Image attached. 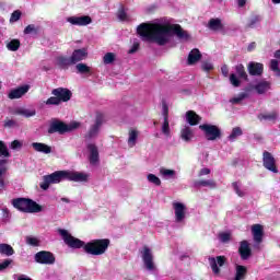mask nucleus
<instances>
[{
  "label": "nucleus",
  "instance_id": "obj_19",
  "mask_svg": "<svg viewBox=\"0 0 280 280\" xmlns=\"http://www.w3.org/2000/svg\"><path fill=\"white\" fill-rule=\"evenodd\" d=\"M225 262H226V257L224 256H218L217 258L214 257L209 258V264L214 275H220V268L218 266L222 267L224 266Z\"/></svg>",
  "mask_w": 280,
  "mask_h": 280
},
{
  "label": "nucleus",
  "instance_id": "obj_52",
  "mask_svg": "<svg viewBox=\"0 0 280 280\" xmlns=\"http://www.w3.org/2000/svg\"><path fill=\"white\" fill-rule=\"evenodd\" d=\"M117 16L119 21H128V14L126 13V10H124V8H120L118 10Z\"/></svg>",
  "mask_w": 280,
  "mask_h": 280
},
{
  "label": "nucleus",
  "instance_id": "obj_56",
  "mask_svg": "<svg viewBox=\"0 0 280 280\" xmlns=\"http://www.w3.org/2000/svg\"><path fill=\"white\" fill-rule=\"evenodd\" d=\"M36 32V26L34 24H30L24 28V34H32Z\"/></svg>",
  "mask_w": 280,
  "mask_h": 280
},
{
  "label": "nucleus",
  "instance_id": "obj_31",
  "mask_svg": "<svg viewBox=\"0 0 280 280\" xmlns=\"http://www.w3.org/2000/svg\"><path fill=\"white\" fill-rule=\"evenodd\" d=\"M138 139H139V130L130 129L128 135V140H127L129 148H135L137 145Z\"/></svg>",
  "mask_w": 280,
  "mask_h": 280
},
{
  "label": "nucleus",
  "instance_id": "obj_61",
  "mask_svg": "<svg viewBox=\"0 0 280 280\" xmlns=\"http://www.w3.org/2000/svg\"><path fill=\"white\" fill-rule=\"evenodd\" d=\"M5 189V179L0 178V191H4Z\"/></svg>",
  "mask_w": 280,
  "mask_h": 280
},
{
  "label": "nucleus",
  "instance_id": "obj_23",
  "mask_svg": "<svg viewBox=\"0 0 280 280\" xmlns=\"http://www.w3.org/2000/svg\"><path fill=\"white\" fill-rule=\"evenodd\" d=\"M163 116H164V121L162 124V135L164 137H171L172 130L170 129V119H168L167 105L163 106Z\"/></svg>",
  "mask_w": 280,
  "mask_h": 280
},
{
  "label": "nucleus",
  "instance_id": "obj_10",
  "mask_svg": "<svg viewBox=\"0 0 280 280\" xmlns=\"http://www.w3.org/2000/svg\"><path fill=\"white\" fill-rule=\"evenodd\" d=\"M102 124H104V115L97 114L95 124L90 127L85 135V139L91 141V139H97L100 135V128H102Z\"/></svg>",
  "mask_w": 280,
  "mask_h": 280
},
{
  "label": "nucleus",
  "instance_id": "obj_59",
  "mask_svg": "<svg viewBox=\"0 0 280 280\" xmlns=\"http://www.w3.org/2000/svg\"><path fill=\"white\" fill-rule=\"evenodd\" d=\"M221 73L224 78H229V66L224 65L221 67Z\"/></svg>",
  "mask_w": 280,
  "mask_h": 280
},
{
  "label": "nucleus",
  "instance_id": "obj_40",
  "mask_svg": "<svg viewBox=\"0 0 280 280\" xmlns=\"http://www.w3.org/2000/svg\"><path fill=\"white\" fill-rule=\"evenodd\" d=\"M246 97H248V93L242 92L238 95L232 97L230 100V104H242V102H244V100H246Z\"/></svg>",
  "mask_w": 280,
  "mask_h": 280
},
{
  "label": "nucleus",
  "instance_id": "obj_46",
  "mask_svg": "<svg viewBox=\"0 0 280 280\" xmlns=\"http://www.w3.org/2000/svg\"><path fill=\"white\" fill-rule=\"evenodd\" d=\"M147 180H149L152 185H156V187H161V178H159V176L150 173L147 176Z\"/></svg>",
  "mask_w": 280,
  "mask_h": 280
},
{
  "label": "nucleus",
  "instance_id": "obj_3",
  "mask_svg": "<svg viewBox=\"0 0 280 280\" xmlns=\"http://www.w3.org/2000/svg\"><path fill=\"white\" fill-rule=\"evenodd\" d=\"M108 246H110L108 238L94 240L84 245V250L88 255L100 256L108 250Z\"/></svg>",
  "mask_w": 280,
  "mask_h": 280
},
{
  "label": "nucleus",
  "instance_id": "obj_53",
  "mask_svg": "<svg viewBox=\"0 0 280 280\" xmlns=\"http://www.w3.org/2000/svg\"><path fill=\"white\" fill-rule=\"evenodd\" d=\"M21 19V11L16 10L11 14L10 23H16Z\"/></svg>",
  "mask_w": 280,
  "mask_h": 280
},
{
  "label": "nucleus",
  "instance_id": "obj_50",
  "mask_svg": "<svg viewBox=\"0 0 280 280\" xmlns=\"http://www.w3.org/2000/svg\"><path fill=\"white\" fill-rule=\"evenodd\" d=\"M236 73L242 80H246V78H248V74H246V70H244L243 65L236 66Z\"/></svg>",
  "mask_w": 280,
  "mask_h": 280
},
{
  "label": "nucleus",
  "instance_id": "obj_34",
  "mask_svg": "<svg viewBox=\"0 0 280 280\" xmlns=\"http://www.w3.org/2000/svg\"><path fill=\"white\" fill-rule=\"evenodd\" d=\"M5 45L9 51H19V49L21 48V40L12 39L10 42H5Z\"/></svg>",
  "mask_w": 280,
  "mask_h": 280
},
{
  "label": "nucleus",
  "instance_id": "obj_39",
  "mask_svg": "<svg viewBox=\"0 0 280 280\" xmlns=\"http://www.w3.org/2000/svg\"><path fill=\"white\" fill-rule=\"evenodd\" d=\"M243 135V131H242V128L240 127H234L232 129V132L230 133V136L228 137L229 141H236L237 140V137H242Z\"/></svg>",
  "mask_w": 280,
  "mask_h": 280
},
{
  "label": "nucleus",
  "instance_id": "obj_6",
  "mask_svg": "<svg viewBox=\"0 0 280 280\" xmlns=\"http://www.w3.org/2000/svg\"><path fill=\"white\" fill-rule=\"evenodd\" d=\"M199 129L203 131V135L207 141H215L220 139L222 135L220 131V128H218V126L215 125H209V124L200 125Z\"/></svg>",
  "mask_w": 280,
  "mask_h": 280
},
{
  "label": "nucleus",
  "instance_id": "obj_16",
  "mask_svg": "<svg viewBox=\"0 0 280 280\" xmlns=\"http://www.w3.org/2000/svg\"><path fill=\"white\" fill-rule=\"evenodd\" d=\"M67 180L73 183H86L89 180V174L82 172L66 171Z\"/></svg>",
  "mask_w": 280,
  "mask_h": 280
},
{
  "label": "nucleus",
  "instance_id": "obj_9",
  "mask_svg": "<svg viewBox=\"0 0 280 280\" xmlns=\"http://www.w3.org/2000/svg\"><path fill=\"white\" fill-rule=\"evenodd\" d=\"M58 233L61 235L63 242L70 246V248H82V246H84V242H82L80 238L73 237L67 230L60 229Z\"/></svg>",
  "mask_w": 280,
  "mask_h": 280
},
{
  "label": "nucleus",
  "instance_id": "obj_21",
  "mask_svg": "<svg viewBox=\"0 0 280 280\" xmlns=\"http://www.w3.org/2000/svg\"><path fill=\"white\" fill-rule=\"evenodd\" d=\"M88 150L90 152L89 161L91 165H97L100 163V151L97 150V145L90 143L88 144Z\"/></svg>",
  "mask_w": 280,
  "mask_h": 280
},
{
  "label": "nucleus",
  "instance_id": "obj_25",
  "mask_svg": "<svg viewBox=\"0 0 280 280\" xmlns=\"http://www.w3.org/2000/svg\"><path fill=\"white\" fill-rule=\"evenodd\" d=\"M208 28L211 30V32H222L224 30V24L219 18L210 19L208 22Z\"/></svg>",
  "mask_w": 280,
  "mask_h": 280
},
{
  "label": "nucleus",
  "instance_id": "obj_37",
  "mask_svg": "<svg viewBox=\"0 0 280 280\" xmlns=\"http://www.w3.org/2000/svg\"><path fill=\"white\" fill-rule=\"evenodd\" d=\"M218 237L221 244H229L233 237V234L231 232H221L219 233Z\"/></svg>",
  "mask_w": 280,
  "mask_h": 280
},
{
  "label": "nucleus",
  "instance_id": "obj_51",
  "mask_svg": "<svg viewBox=\"0 0 280 280\" xmlns=\"http://www.w3.org/2000/svg\"><path fill=\"white\" fill-rule=\"evenodd\" d=\"M230 83L232 84V86H240V84H242V81H240V78H237V74L232 73L230 75Z\"/></svg>",
  "mask_w": 280,
  "mask_h": 280
},
{
  "label": "nucleus",
  "instance_id": "obj_30",
  "mask_svg": "<svg viewBox=\"0 0 280 280\" xmlns=\"http://www.w3.org/2000/svg\"><path fill=\"white\" fill-rule=\"evenodd\" d=\"M160 176L164 180H172V179L176 178V171L162 167V168H160Z\"/></svg>",
  "mask_w": 280,
  "mask_h": 280
},
{
  "label": "nucleus",
  "instance_id": "obj_58",
  "mask_svg": "<svg viewBox=\"0 0 280 280\" xmlns=\"http://www.w3.org/2000/svg\"><path fill=\"white\" fill-rule=\"evenodd\" d=\"M139 51V43L135 42L131 48L128 50V54H137Z\"/></svg>",
  "mask_w": 280,
  "mask_h": 280
},
{
  "label": "nucleus",
  "instance_id": "obj_4",
  "mask_svg": "<svg viewBox=\"0 0 280 280\" xmlns=\"http://www.w3.org/2000/svg\"><path fill=\"white\" fill-rule=\"evenodd\" d=\"M62 180H67V171H57L50 175H45L39 187L44 189V191H47L50 185H58V183H62Z\"/></svg>",
  "mask_w": 280,
  "mask_h": 280
},
{
  "label": "nucleus",
  "instance_id": "obj_26",
  "mask_svg": "<svg viewBox=\"0 0 280 280\" xmlns=\"http://www.w3.org/2000/svg\"><path fill=\"white\" fill-rule=\"evenodd\" d=\"M180 139H183V141H185L186 143H189V141L194 139V129H191V127L189 126H184L180 129Z\"/></svg>",
  "mask_w": 280,
  "mask_h": 280
},
{
  "label": "nucleus",
  "instance_id": "obj_18",
  "mask_svg": "<svg viewBox=\"0 0 280 280\" xmlns=\"http://www.w3.org/2000/svg\"><path fill=\"white\" fill-rule=\"evenodd\" d=\"M70 58L72 65H78V62H82V60H86V58H89V51L86 48L75 49Z\"/></svg>",
  "mask_w": 280,
  "mask_h": 280
},
{
  "label": "nucleus",
  "instance_id": "obj_12",
  "mask_svg": "<svg viewBox=\"0 0 280 280\" xmlns=\"http://www.w3.org/2000/svg\"><path fill=\"white\" fill-rule=\"evenodd\" d=\"M270 89H272V83L270 81L260 80L255 84H250L247 90L255 91L258 95H266Z\"/></svg>",
  "mask_w": 280,
  "mask_h": 280
},
{
  "label": "nucleus",
  "instance_id": "obj_60",
  "mask_svg": "<svg viewBox=\"0 0 280 280\" xmlns=\"http://www.w3.org/2000/svg\"><path fill=\"white\" fill-rule=\"evenodd\" d=\"M209 174H211V170L209 168H201L199 172V176H207Z\"/></svg>",
  "mask_w": 280,
  "mask_h": 280
},
{
  "label": "nucleus",
  "instance_id": "obj_24",
  "mask_svg": "<svg viewBox=\"0 0 280 280\" xmlns=\"http://www.w3.org/2000/svg\"><path fill=\"white\" fill-rule=\"evenodd\" d=\"M249 75H261L264 73V65L260 62L252 61L247 66Z\"/></svg>",
  "mask_w": 280,
  "mask_h": 280
},
{
  "label": "nucleus",
  "instance_id": "obj_35",
  "mask_svg": "<svg viewBox=\"0 0 280 280\" xmlns=\"http://www.w3.org/2000/svg\"><path fill=\"white\" fill-rule=\"evenodd\" d=\"M0 255H5L7 257H12L14 255V248H12L10 245L3 243L0 244Z\"/></svg>",
  "mask_w": 280,
  "mask_h": 280
},
{
  "label": "nucleus",
  "instance_id": "obj_48",
  "mask_svg": "<svg viewBox=\"0 0 280 280\" xmlns=\"http://www.w3.org/2000/svg\"><path fill=\"white\" fill-rule=\"evenodd\" d=\"M270 69L278 78L280 77L279 61H277V59L270 61Z\"/></svg>",
  "mask_w": 280,
  "mask_h": 280
},
{
  "label": "nucleus",
  "instance_id": "obj_42",
  "mask_svg": "<svg viewBox=\"0 0 280 280\" xmlns=\"http://www.w3.org/2000/svg\"><path fill=\"white\" fill-rule=\"evenodd\" d=\"M232 187L240 198H244V196H246V191L242 189V184H240L238 182H234L232 184Z\"/></svg>",
  "mask_w": 280,
  "mask_h": 280
},
{
  "label": "nucleus",
  "instance_id": "obj_28",
  "mask_svg": "<svg viewBox=\"0 0 280 280\" xmlns=\"http://www.w3.org/2000/svg\"><path fill=\"white\" fill-rule=\"evenodd\" d=\"M56 65L57 67H60V69H68L73 65V61L71 60V57L59 56L56 58Z\"/></svg>",
  "mask_w": 280,
  "mask_h": 280
},
{
  "label": "nucleus",
  "instance_id": "obj_38",
  "mask_svg": "<svg viewBox=\"0 0 280 280\" xmlns=\"http://www.w3.org/2000/svg\"><path fill=\"white\" fill-rule=\"evenodd\" d=\"M117 60V55L115 52H107L103 56V65H113Z\"/></svg>",
  "mask_w": 280,
  "mask_h": 280
},
{
  "label": "nucleus",
  "instance_id": "obj_43",
  "mask_svg": "<svg viewBox=\"0 0 280 280\" xmlns=\"http://www.w3.org/2000/svg\"><path fill=\"white\" fill-rule=\"evenodd\" d=\"M25 242L28 246H34V247L40 246V240H38V237L36 236H32V235L26 236Z\"/></svg>",
  "mask_w": 280,
  "mask_h": 280
},
{
  "label": "nucleus",
  "instance_id": "obj_63",
  "mask_svg": "<svg viewBox=\"0 0 280 280\" xmlns=\"http://www.w3.org/2000/svg\"><path fill=\"white\" fill-rule=\"evenodd\" d=\"M238 8H244L246 5V0H237Z\"/></svg>",
  "mask_w": 280,
  "mask_h": 280
},
{
  "label": "nucleus",
  "instance_id": "obj_29",
  "mask_svg": "<svg viewBox=\"0 0 280 280\" xmlns=\"http://www.w3.org/2000/svg\"><path fill=\"white\" fill-rule=\"evenodd\" d=\"M200 117L194 110L186 113V121L189 126H198L200 124Z\"/></svg>",
  "mask_w": 280,
  "mask_h": 280
},
{
  "label": "nucleus",
  "instance_id": "obj_33",
  "mask_svg": "<svg viewBox=\"0 0 280 280\" xmlns=\"http://www.w3.org/2000/svg\"><path fill=\"white\" fill-rule=\"evenodd\" d=\"M200 58H202L200 50L197 48L192 49L188 55V65H196V62L200 61Z\"/></svg>",
  "mask_w": 280,
  "mask_h": 280
},
{
  "label": "nucleus",
  "instance_id": "obj_5",
  "mask_svg": "<svg viewBox=\"0 0 280 280\" xmlns=\"http://www.w3.org/2000/svg\"><path fill=\"white\" fill-rule=\"evenodd\" d=\"M77 128H80V122H71L70 125H67L60 120H52L48 132L49 135H54V132L65 135V132H71V130H77Z\"/></svg>",
  "mask_w": 280,
  "mask_h": 280
},
{
  "label": "nucleus",
  "instance_id": "obj_15",
  "mask_svg": "<svg viewBox=\"0 0 280 280\" xmlns=\"http://www.w3.org/2000/svg\"><path fill=\"white\" fill-rule=\"evenodd\" d=\"M51 95L57 97V100L62 104V102H69V100H71L72 93L69 89L57 88L51 91Z\"/></svg>",
  "mask_w": 280,
  "mask_h": 280
},
{
  "label": "nucleus",
  "instance_id": "obj_27",
  "mask_svg": "<svg viewBox=\"0 0 280 280\" xmlns=\"http://www.w3.org/2000/svg\"><path fill=\"white\" fill-rule=\"evenodd\" d=\"M31 145L35 152H40L42 154H51V147L43 142H33Z\"/></svg>",
  "mask_w": 280,
  "mask_h": 280
},
{
  "label": "nucleus",
  "instance_id": "obj_2",
  "mask_svg": "<svg viewBox=\"0 0 280 280\" xmlns=\"http://www.w3.org/2000/svg\"><path fill=\"white\" fill-rule=\"evenodd\" d=\"M12 205L18 211H22L23 213H40V211H43L40 205L27 198L13 199Z\"/></svg>",
  "mask_w": 280,
  "mask_h": 280
},
{
  "label": "nucleus",
  "instance_id": "obj_55",
  "mask_svg": "<svg viewBox=\"0 0 280 280\" xmlns=\"http://www.w3.org/2000/svg\"><path fill=\"white\" fill-rule=\"evenodd\" d=\"M201 69H202V71H212L213 63H211L210 61H203L201 63Z\"/></svg>",
  "mask_w": 280,
  "mask_h": 280
},
{
  "label": "nucleus",
  "instance_id": "obj_54",
  "mask_svg": "<svg viewBox=\"0 0 280 280\" xmlns=\"http://www.w3.org/2000/svg\"><path fill=\"white\" fill-rule=\"evenodd\" d=\"M11 150H21L23 148V142L20 140H14L10 144Z\"/></svg>",
  "mask_w": 280,
  "mask_h": 280
},
{
  "label": "nucleus",
  "instance_id": "obj_17",
  "mask_svg": "<svg viewBox=\"0 0 280 280\" xmlns=\"http://www.w3.org/2000/svg\"><path fill=\"white\" fill-rule=\"evenodd\" d=\"M238 255H241V259H243V261L250 259L253 250L250 249V244L248 243V241H242L240 243Z\"/></svg>",
  "mask_w": 280,
  "mask_h": 280
},
{
  "label": "nucleus",
  "instance_id": "obj_13",
  "mask_svg": "<svg viewBox=\"0 0 280 280\" xmlns=\"http://www.w3.org/2000/svg\"><path fill=\"white\" fill-rule=\"evenodd\" d=\"M173 209L175 211V222H185V218L187 215V206H185L183 202L175 201L173 202Z\"/></svg>",
  "mask_w": 280,
  "mask_h": 280
},
{
  "label": "nucleus",
  "instance_id": "obj_7",
  "mask_svg": "<svg viewBox=\"0 0 280 280\" xmlns=\"http://www.w3.org/2000/svg\"><path fill=\"white\" fill-rule=\"evenodd\" d=\"M262 167L268 170V172H272V174H279V168L277 167V160L275 155L268 151L262 152Z\"/></svg>",
  "mask_w": 280,
  "mask_h": 280
},
{
  "label": "nucleus",
  "instance_id": "obj_36",
  "mask_svg": "<svg viewBox=\"0 0 280 280\" xmlns=\"http://www.w3.org/2000/svg\"><path fill=\"white\" fill-rule=\"evenodd\" d=\"M15 115H21L22 117H34L36 115V109L18 108Z\"/></svg>",
  "mask_w": 280,
  "mask_h": 280
},
{
  "label": "nucleus",
  "instance_id": "obj_47",
  "mask_svg": "<svg viewBox=\"0 0 280 280\" xmlns=\"http://www.w3.org/2000/svg\"><path fill=\"white\" fill-rule=\"evenodd\" d=\"M44 104H46V106H60V98H58L57 96H50L47 101L44 102Z\"/></svg>",
  "mask_w": 280,
  "mask_h": 280
},
{
  "label": "nucleus",
  "instance_id": "obj_64",
  "mask_svg": "<svg viewBox=\"0 0 280 280\" xmlns=\"http://www.w3.org/2000/svg\"><path fill=\"white\" fill-rule=\"evenodd\" d=\"M253 49H255V44H250V45L248 46V51H253Z\"/></svg>",
  "mask_w": 280,
  "mask_h": 280
},
{
  "label": "nucleus",
  "instance_id": "obj_20",
  "mask_svg": "<svg viewBox=\"0 0 280 280\" xmlns=\"http://www.w3.org/2000/svg\"><path fill=\"white\" fill-rule=\"evenodd\" d=\"M30 91V85H22L9 92V100H21Z\"/></svg>",
  "mask_w": 280,
  "mask_h": 280
},
{
  "label": "nucleus",
  "instance_id": "obj_44",
  "mask_svg": "<svg viewBox=\"0 0 280 280\" xmlns=\"http://www.w3.org/2000/svg\"><path fill=\"white\" fill-rule=\"evenodd\" d=\"M278 118H279V115L277 113L258 116V119H260V121H262V119H265L266 121H277Z\"/></svg>",
  "mask_w": 280,
  "mask_h": 280
},
{
  "label": "nucleus",
  "instance_id": "obj_8",
  "mask_svg": "<svg viewBox=\"0 0 280 280\" xmlns=\"http://www.w3.org/2000/svg\"><path fill=\"white\" fill-rule=\"evenodd\" d=\"M141 257L147 270H156V265H154V254H152V249L150 247L144 246L142 248Z\"/></svg>",
  "mask_w": 280,
  "mask_h": 280
},
{
  "label": "nucleus",
  "instance_id": "obj_45",
  "mask_svg": "<svg viewBox=\"0 0 280 280\" xmlns=\"http://www.w3.org/2000/svg\"><path fill=\"white\" fill-rule=\"evenodd\" d=\"M75 69L77 73H91V67H89L86 63H77Z\"/></svg>",
  "mask_w": 280,
  "mask_h": 280
},
{
  "label": "nucleus",
  "instance_id": "obj_62",
  "mask_svg": "<svg viewBox=\"0 0 280 280\" xmlns=\"http://www.w3.org/2000/svg\"><path fill=\"white\" fill-rule=\"evenodd\" d=\"M4 126H5L7 128H12V126H14V120H8V121L4 124Z\"/></svg>",
  "mask_w": 280,
  "mask_h": 280
},
{
  "label": "nucleus",
  "instance_id": "obj_11",
  "mask_svg": "<svg viewBox=\"0 0 280 280\" xmlns=\"http://www.w3.org/2000/svg\"><path fill=\"white\" fill-rule=\"evenodd\" d=\"M34 259L36 264H42L45 266H52V264H56V257L51 254V252L47 250L36 253Z\"/></svg>",
  "mask_w": 280,
  "mask_h": 280
},
{
  "label": "nucleus",
  "instance_id": "obj_49",
  "mask_svg": "<svg viewBox=\"0 0 280 280\" xmlns=\"http://www.w3.org/2000/svg\"><path fill=\"white\" fill-rule=\"evenodd\" d=\"M0 156L10 158V151H8V145L3 141H0Z\"/></svg>",
  "mask_w": 280,
  "mask_h": 280
},
{
  "label": "nucleus",
  "instance_id": "obj_1",
  "mask_svg": "<svg viewBox=\"0 0 280 280\" xmlns=\"http://www.w3.org/2000/svg\"><path fill=\"white\" fill-rule=\"evenodd\" d=\"M137 32L142 40H151L160 45V47L170 45L174 36H176L180 43H187V40L191 39V35L183 30L180 24H172L170 20L165 18L155 20L149 24L142 23L138 26Z\"/></svg>",
  "mask_w": 280,
  "mask_h": 280
},
{
  "label": "nucleus",
  "instance_id": "obj_32",
  "mask_svg": "<svg viewBox=\"0 0 280 280\" xmlns=\"http://www.w3.org/2000/svg\"><path fill=\"white\" fill-rule=\"evenodd\" d=\"M195 187H209V189H215L218 184L213 179H199L194 183Z\"/></svg>",
  "mask_w": 280,
  "mask_h": 280
},
{
  "label": "nucleus",
  "instance_id": "obj_14",
  "mask_svg": "<svg viewBox=\"0 0 280 280\" xmlns=\"http://www.w3.org/2000/svg\"><path fill=\"white\" fill-rule=\"evenodd\" d=\"M67 22L70 23V25H78L79 27H84L86 25H91V23H93V20L89 15H81L67 18Z\"/></svg>",
  "mask_w": 280,
  "mask_h": 280
},
{
  "label": "nucleus",
  "instance_id": "obj_41",
  "mask_svg": "<svg viewBox=\"0 0 280 280\" xmlns=\"http://www.w3.org/2000/svg\"><path fill=\"white\" fill-rule=\"evenodd\" d=\"M260 22L261 16L254 15L248 20L247 27H249L250 30H255V27H257V25H259Z\"/></svg>",
  "mask_w": 280,
  "mask_h": 280
},
{
  "label": "nucleus",
  "instance_id": "obj_22",
  "mask_svg": "<svg viewBox=\"0 0 280 280\" xmlns=\"http://www.w3.org/2000/svg\"><path fill=\"white\" fill-rule=\"evenodd\" d=\"M252 234L254 237V242L256 244H261V242H264V225L261 224L252 225Z\"/></svg>",
  "mask_w": 280,
  "mask_h": 280
},
{
  "label": "nucleus",
  "instance_id": "obj_57",
  "mask_svg": "<svg viewBox=\"0 0 280 280\" xmlns=\"http://www.w3.org/2000/svg\"><path fill=\"white\" fill-rule=\"evenodd\" d=\"M10 264H12V260L10 259H5L3 262L0 264V272H3V270H5Z\"/></svg>",
  "mask_w": 280,
  "mask_h": 280
}]
</instances>
